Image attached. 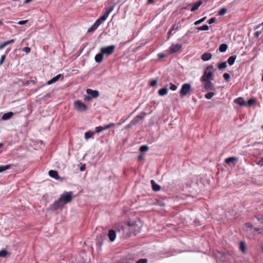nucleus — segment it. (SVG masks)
I'll return each instance as SVG.
<instances>
[{
  "instance_id": "f257e3e1",
  "label": "nucleus",
  "mask_w": 263,
  "mask_h": 263,
  "mask_svg": "<svg viewBox=\"0 0 263 263\" xmlns=\"http://www.w3.org/2000/svg\"><path fill=\"white\" fill-rule=\"evenodd\" d=\"M72 192H65L60 196V197L57 201H55L53 204L50 206V209L52 211H55L62 208L64 205L71 201L72 200Z\"/></svg>"
},
{
  "instance_id": "f03ea898",
  "label": "nucleus",
  "mask_w": 263,
  "mask_h": 263,
  "mask_svg": "<svg viewBox=\"0 0 263 263\" xmlns=\"http://www.w3.org/2000/svg\"><path fill=\"white\" fill-rule=\"evenodd\" d=\"M108 15H107L105 13L104 14L100 17L95 22V23L90 27L87 32H91L96 30L100 25H101L108 17Z\"/></svg>"
},
{
  "instance_id": "7ed1b4c3",
  "label": "nucleus",
  "mask_w": 263,
  "mask_h": 263,
  "mask_svg": "<svg viewBox=\"0 0 263 263\" xmlns=\"http://www.w3.org/2000/svg\"><path fill=\"white\" fill-rule=\"evenodd\" d=\"M108 15H107L105 13L104 14L100 17L95 22V23L90 27L87 32H91L96 30L100 25H101L108 17Z\"/></svg>"
},
{
  "instance_id": "20e7f679",
  "label": "nucleus",
  "mask_w": 263,
  "mask_h": 263,
  "mask_svg": "<svg viewBox=\"0 0 263 263\" xmlns=\"http://www.w3.org/2000/svg\"><path fill=\"white\" fill-rule=\"evenodd\" d=\"M213 79V67L209 66L206 67L203 75L201 78V81L212 80Z\"/></svg>"
},
{
  "instance_id": "39448f33",
  "label": "nucleus",
  "mask_w": 263,
  "mask_h": 263,
  "mask_svg": "<svg viewBox=\"0 0 263 263\" xmlns=\"http://www.w3.org/2000/svg\"><path fill=\"white\" fill-rule=\"evenodd\" d=\"M191 85L189 83H184L182 85L180 90V95L181 96H185L191 91Z\"/></svg>"
},
{
  "instance_id": "423d86ee",
  "label": "nucleus",
  "mask_w": 263,
  "mask_h": 263,
  "mask_svg": "<svg viewBox=\"0 0 263 263\" xmlns=\"http://www.w3.org/2000/svg\"><path fill=\"white\" fill-rule=\"evenodd\" d=\"M115 45H110L107 47H103L101 48V51L103 55H109L111 54L115 49Z\"/></svg>"
},
{
  "instance_id": "0eeeda50",
  "label": "nucleus",
  "mask_w": 263,
  "mask_h": 263,
  "mask_svg": "<svg viewBox=\"0 0 263 263\" xmlns=\"http://www.w3.org/2000/svg\"><path fill=\"white\" fill-rule=\"evenodd\" d=\"M74 106L77 110L80 112L85 111L87 109L86 105L80 100L76 101L74 102Z\"/></svg>"
},
{
  "instance_id": "6e6552de",
  "label": "nucleus",
  "mask_w": 263,
  "mask_h": 263,
  "mask_svg": "<svg viewBox=\"0 0 263 263\" xmlns=\"http://www.w3.org/2000/svg\"><path fill=\"white\" fill-rule=\"evenodd\" d=\"M203 83V87L206 90H215V88L211 80L201 81Z\"/></svg>"
},
{
  "instance_id": "1a4fd4ad",
  "label": "nucleus",
  "mask_w": 263,
  "mask_h": 263,
  "mask_svg": "<svg viewBox=\"0 0 263 263\" xmlns=\"http://www.w3.org/2000/svg\"><path fill=\"white\" fill-rule=\"evenodd\" d=\"M146 116L144 112H141L139 115L135 117L131 121L130 125H135L141 120H143Z\"/></svg>"
},
{
  "instance_id": "9d476101",
  "label": "nucleus",
  "mask_w": 263,
  "mask_h": 263,
  "mask_svg": "<svg viewBox=\"0 0 263 263\" xmlns=\"http://www.w3.org/2000/svg\"><path fill=\"white\" fill-rule=\"evenodd\" d=\"M182 45L179 44H172L170 47V51L172 53H176L181 50Z\"/></svg>"
},
{
  "instance_id": "9b49d317",
  "label": "nucleus",
  "mask_w": 263,
  "mask_h": 263,
  "mask_svg": "<svg viewBox=\"0 0 263 263\" xmlns=\"http://www.w3.org/2000/svg\"><path fill=\"white\" fill-rule=\"evenodd\" d=\"M206 1V0H198L197 1L194 3L192 4L193 7L191 8V11L192 12L195 11L203 3L205 2Z\"/></svg>"
},
{
  "instance_id": "f8f14e48",
  "label": "nucleus",
  "mask_w": 263,
  "mask_h": 263,
  "mask_svg": "<svg viewBox=\"0 0 263 263\" xmlns=\"http://www.w3.org/2000/svg\"><path fill=\"white\" fill-rule=\"evenodd\" d=\"M86 93L89 95L91 98H97L99 96V92L97 90H92L90 89H87L86 90Z\"/></svg>"
},
{
  "instance_id": "ddd939ff",
  "label": "nucleus",
  "mask_w": 263,
  "mask_h": 263,
  "mask_svg": "<svg viewBox=\"0 0 263 263\" xmlns=\"http://www.w3.org/2000/svg\"><path fill=\"white\" fill-rule=\"evenodd\" d=\"M48 174L50 177L53 178L56 180H59L61 179L58 172L55 171L50 170L49 171Z\"/></svg>"
},
{
  "instance_id": "4468645a",
  "label": "nucleus",
  "mask_w": 263,
  "mask_h": 263,
  "mask_svg": "<svg viewBox=\"0 0 263 263\" xmlns=\"http://www.w3.org/2000/svg\"><path fill=\"white\" fill-rule=\"evenodd\" d=\"M235 103L239 104L240 106H247V103L244 99L241 97L237 98L234 101Z\"/></svg>"
},
{
  "instance_id": "2eb2a0df",
  "label": "nucleus",
  "mask_w": 263,
  "mask_h": 263,
  "mask_svg": "<svg viewBox=\"0 0 263 263\" xmlns=\"http://www.w3.org/2000/svg\"><path fill=\"white\" fill-rule=\"evenodd\" d=\"M238 158L234 157H229L225 160V162L228 164H233L234 165L237 161Z\"/></svg>"
},
{
  "instance_id": "dca6fc26",
  "label": "nucleus",
  "mask_w": 263,
  "mask_h": 263,
  "mask_svg": "<svg viewBox=\"0 0 263 263\" xmlns=\"http://www.w3.org/2000/svg\"><path fill=\"white\" fill-rule=\"evenodd\" d=\"M108 237L111 241H114L116 238V233L113 230H110L108 232Z\"/></svg>"
},
{
  "instance_id": "f3484780",
  "label": "nucleus",
  "mask_w": 263,
  "mask_h": 263,
  "mask_svg": "<svg viewBox=\"0 0 263 263\" xmlns=\"http://www.w3.org/2000/svg\"><path fill=\"white\" fill-rule=\"evenodd\" d=\"M61 77V74H58L55 77H54L53 78H52L51 79L49 80L47 82V84L49 85H51V84L56 82L57 81H58L59 80V79Z\"/></svg>"
},
{
  "instance_id": "a211bd4d",
  "label": "nucleus",
  "mask_w": 263,
  "mask_h": 263,
  "mask_svg": "<svg viewBox=\"0 0 263 263\" xmlns=\"http://www.w3.org/2000/svg\"><path fill=\"white\" fill-rule=\"evenodd\" d=\"M212 55L211 53L206 52L202 54L201 59L204 61H207L212 58Z\"/></svg>"
},
{
  "instance_id": "6ab92c4d",
  "label": "nucleus",
  "mask_w": 263,
  "mask_h": 263,
  "mask_svg": "<svg viewBox=\"0 0 263 263\" xmlns=\"http://www.w3.org/2000/svg\"><path fill=\"white\" fill-rule=\"evenodd\" d=\"M103 59V54L102 53V52L101 51L100 53H98L96 55L95 57V60L96 62L97 63H101Z\"/></svg>"
},
{
  "instance_id": "aec40b11",
  "label": "nucleus",
  "mask_w": 263,
  "mask_h": 263,
  "mask_svg": "<svg viewBox=\"0 0 263 263\" xmlns=\"http://www.w3.org/2000/svg\"><path fill=\"white\" fill-rule=\"evenodd\" d=\"M151 183L152 186V189L155 191H159L160 190V186L157 184L154 180H152Z\"/></svg>"
},
{
  "instance_id": "412c9836",
  "label": "nucleus",
  "mask_w": 263,
  "mask_h": 263,
  "mask_svg": "<svg viewBox=\"0 0 263 263\" xmlns=\"http://www.w3.org/2000/svg\"><path fill=\"white\" fill-rule=\"evenodd\" d=\"M13 115V114L12 112H8L5 113L3 115V116L2 117V119L3 120H9L12 117Z\"/></svg>"
},
{
  "instance_id": "4be33fe9",
  "label": "nucleus",
  "mask_w": 263,
  "mask_h": 263,
  "mask_svg": "<svg viewBox=\"0 0 263 263\" xmlns=\"http://www.w3.org/2000/svg\"><path fill=\"white\" fill-rule=\"evenodd\" d=\"M96 134V132L88 131L85 133L84 138L86 140H87L89 138H91L93 137V136Z\"/></svg>"
},
{
  "instance_id": "5701e85b",
  "label": "nucleus",
  "mask_w": 263,
  "mask_h": 263,
  "mask_svg": "<svg viewBox=\"0 0 263 263\" xmlns=\"http://www.w3.org/2000/svg\"><path fill=\"white\" fill-rule=\"evenodd\" d=\"M167 92H168L167 88H166V87H164V88L159 90L158 94H159V95H160L161 96H164L167 93Z\"/></svg>"
},
{
  "instance_id": "b1692460",
  "label": "nucleus",
  "mask_w": 263,
  "mask_h": 263,
  "mask_svg": "<svg viewBox=\"0 0 263 263\" xmlns=\"http://www.w3.org/2000/svg\"><path fill=\"white\" fill-rule=\"evenodd\" d=\"M236 57L235 55H232L229 58L228 60V63L231 66L234 64L235 61L236 60Z\"/></svg>"
},
{
  "instance_id": "393cba45",
  "label": "nucleus",
  "mask_w": 263,
  "mask_h": 263,
  "mask_svg": "<svg viewBox=\"0 0 263 263\" xmlns=\"http://www.w3.org/2000/svg\"><path fill=\"white\" fill-rule=\"evenodd\" d=\"M228 48V46L226 44H222L220 45L219 50L221 52H225Z\"/></svg>"
},
{
  "instance_id": "a878e982",
  "label": "nucleus",
  "mask_w": 263,
  "mask_h": 263,
  "mask_svg": "<svg viewBox=\"0 0 263 263\" xmlns=\"http://www.w3.org/2000/svg\"><path fill=\"white\" fill-rule=\"evenodd\" d=\"M11 165L8 164L6 165H1L0 166V173H2L6 170H9L11 168Z\"/></svg>"
},
{
  "instance_id": "bb28decb",
  "label": "nucleus",
  "mask_w": 263,
  "mask_h": 263,
  "mask_svg": "<svg viewBox=\"0 0 263 263\" xmlns=\"http://www.w3.org/2000/svg\"><path fill=\"white\" fill-rule=\"evenodd\" d=\"M115 8V5H112L110 6L109 8L106 9L105 12L104 13H105L107 15H109V14L114 10Z\"/></svg>"
},
{
  "instance_id": "cd10ccee",
  "label": "nucleus",
  "mask_w": 263,
  "mask_h": 263,
  "mask_svg": "<svg viewBox=\"0 0 263 263\" xmlns=\"http://www.w3.org/2000/svg\"><path fill=\"white\" fill-rule=\"evenodd\" d=\"M239 249L243 252H246V244L243 241H241L239 244Z\"/></svg>"
},
{
  "instance_id": "c85d7f7f",
  "label": "nucleus",
  "mask_w": 263,
  "mask_h": 263,
  "mask_svg": "<svg viewBox=\"0 0 263 263\" xmlns=\"http://www.w3.org/2000/svg\"><path fill=\"white\" fill-rule=\"evenodd\" d=\"M256 102V100L254 98H251V99H250L247 102H246L247 103V106H251L252 105H253Z\"/></svg>"
},
{
  "instance_id": "c756f323",
  "label": "nucleus",
  "mask_w": 263,
  "mask_h": 263,
  "mask_svg": "<svg viewBox=\"0 0 263 263\" xmlns=\"http://www.w3.org/2000/svg\"><path fill=\"white\" fill-rule=\"evenodd\" d=\"M197 29L199 31H201V30L206 31L209 29V27L208 25H204L202 26L197 27Z\"/></svg>"
},
{
  "instance_id": "7c9ffc66",
  "label": "nucleus",
  "mask_w": 263,
  "mask_h": 263,
  "mask_svg": "<svg viewBox=\"0 0 263 263\" xmlns=\"http://www.w3.org/2000/svg\"><path fill=\"white\" fill-rule=\"evenodd\" d=\"M215 95V93L213 92H209L206 93L204 96L205 98L206 99H211Z\"/></svg>"
},
{
  "instance_id": "2f4dec72",
  "label": "nucleus",
  "mask_w": 263,
  "mask_h": 263,
  "mask_svg": "<svg viewBox=\"0 0 263 263\" xmlns=\"http://www.w3.org/2000/svg\"><path fill=\"white\" fill-rule=\"evenodd\" d=\"M227 62H223L218 65V68L219 69H222L225 68L227 67Z\"/></svg>"
},
{
  "instance_id": "473e14b6",
  "label": "nucleus",
  "mask_w": 263,
  "mask_h": 263,
  "mask_svg": "<svg viewBox=\"0 0 263 263\" xmlns=\"http://www.w3.org/2000/svg\"><path fill=\"white\" fill-rule=\"evenodd\" d=\"M114 125H115L114 123H109V124L106 125L105 126H102V130L103 131V130H106V129L114 126Z\"/></svg>"
},
{
  "instance_id": "72a5a7b5",
  "label": "nucleus",
  "mask_w": 263,
  "mask_h": 263,
  "mask_svg": "<svg viewBox=\"0 0 263 263\" xmlns=\"http://www.w3.org/2000/svg\"><path fill=\"white\" fill-rule=\"evenodd\" d=\"M148 150V147L147 145H142L140 148V151L141 152H145Z\"/></svg>"
},
{
  "instance_id": "f704fd0d",
  "label": "nucleus",
  "mask_w": 263,
  "mask_h": 263,
  "mask_svg": "<svg viewBox=\"0 0 263 263\" xmlns=\"http://www.w3.org/2000/svg\"><path fill=\"white\" fill-rule=\"evenodd\" d=\"M8 253V252L6 250H2L0 251V257H5Z\"/></svg>"
},
{
  "instance_id": "c9c22d12",
  "label": "nucleus",
  "mask_w": 263,
  "mask_h": 263,
  "mask_svg": "<svg viewBox=\"0 0 263 263\" xmlns=\"http://www.w3.org/2000/svg\"><path fill=\"white\" fill-rule=\"evenodd\" d=\"M8 51H7L5 54L2 55L0 59V65H2L3 64L4 61H5L6 57V54L8 52Z\"/></svg>"
},
{
  "instance_id": "e433bc0d",
  "label": "nucleus",
  "mask_w": 263,
  "mask_h": 263,
  "mask_svg": "<svg viewBox=\"0 0 263 263\" xmlns=\"http://www.w3.org/2000/svg\"><path fill=\"white\" fill-rule=\"evenodd\" d=\"M206 19V17H204L197 21H196L195 23H194V24L195 25H199L200 24H201V23H202L203 22H204L205 21V20Z\"/></svg>"
},
{
  "instance_id": "4c0bfd02",
  "label": "nucleus",
  "mask_w": 263,
  "mask_h": 263,
  "mask_svg": "<svg viewBox=\"0 0 263 263\" xmlns=\"http://www.w3.org/2000/svg\"><path fill=\"white\" fill-rule=\"evenodd\" d=\"M226 12H227V9L224 8H223L219 11L218 14L219 15H223L226 13Z\"/></svg>"
},
{
  "instance_id": "58836bf2",
  "label": "nucleus",
  "mask_w": 263,
  "mask_h": 263,
  "mask_svg": "<svg viewBox=\"0 0 263 263\" xmlns=\"http://www.w3.org/2000/svg\"><path fill=\"white\" fill-rule=\"evenodd\" d=\"M102 131L103 130L102 129V126H99L96 127L95 131H94V132H96V133H100L102 132Z\"/></svg>"
},
{
  "instance_id": "ea45409f",
  "label": "nucleus",
  "mask_w": 263,
  "mask_h": 263,
  "mask_svg": "<svg viewBox=\"0 0 263 263\" xmlns=\"http://www.w3.org/2000/svg\"><path fill=\"white\" fill-rule=\"evenodd\" d=\"M223 77L226 81H228L230 78V76L228 73H224L223 75Z\"/></svg>"
},
{
  "instance_id": "a19ab883",
  "label": "nucleus",
  "mask_w": 263,
  "mask_h": 263,
  "mask_svg": "<svg viewBox=\"0 0 263 263\" xmlns=\"http://www.w3.org/2000/svg\"><path fill=\"white\" fill-rule=\"evenodd\" d=\"M170 88L171 90L175 91L177 89V87L176 85L171 83Z\"/></svg>"
},
{
  "instance_id": "79ce46f5",
  "label": "nucleus",
  "mask_w": 263,
  "mask_h": 263,
  "mask_svg": "<svg viewBox=\"0 0 263 263\" xmlns=\"http://www.w3.org/2000/svg\"><path fill=\"white\" fill-rule=\"evenodd\" d=\"M147 261L146 259H140L137 261V263H146Z\"/></svg>"
},
{
  "instance_id": "37998d69",
  "label": "nucleus",
  "mask_w": 263,
  "mask_h": 263,
  "mask_svg": "<svg viewBox=\"0 0 263 263\" xmlns=\"http://www.w3.org/2000/svg\"><path fill=\"white\" fill-rule=\"evenodd\" d=\"M216 21L215 17H212L208 21V23L211 24L214 23Z\"/></svg>"
},
{
  "instance_id": "c03bdc74",
  "label": "nucleus",
  "mask_w": 263,
  "mask_h": 263,
  "mask_svg": "<svg viewBox=\"0 0 263 263\" xmlns=\"http://www.w3.org/2000/svg\"><path fill=\"white\" fill-rule=\"evenodd\" d=\"M23 51L28 53L30 52V48L29 47H26L23 49Z\"/></svg>"
},
{
  "instance_id": "a18cd8bd",
  "label": "nucleus",
  "mask_w": 263,
  "mask_h": 263,
  "mask_svg": "<svg viewBox=\"0 0 263 263\" xmlns=\"http://www.w3.org/2000/svg\"><path fill=\"white\" fill-rule=\"evenodd\" d=\"M157 84V81L156 80H153L151 82V85L152 86H155Z\"/></svg>"
},
{
  "instance_id": "49530a36",
  "label": "nucleus",
  "mask_w": 263,
  "mask_h": 263,
  "mask_svg": "<svg viewBox=\"0 0 263 263\" xmlns=\"http://www.w3.org/2000/svg\"><path fill=\"white\" fill-rule=\"evenodd\" d=\"M178 28H179V26L178 25H174L171 28V29L172 30H178Z\"/></svg>"
},
{
  "instance_id": "de8ad7c7",
  "label": "nucleus",
  "mask_w": 263,
  "mask_h": 263,
  "mask_svg": "<svg viewBox=\"0 0 263 263\" xmlns=\"http://www.w3.org/2000/svg\"><path fill=\"white\" fill-rule=\"evenodd\" d=\"M14 39H12V40H9V41H7L6 42H5V43L6 44V45H8L12 43H14Z\"/></svg>"
},
{
  "instance_id": "09e8293b",
  "label": "nucleus",
  "mask_w": 263,
  "mask_h": 263,
  "mask_svg": "<svg viewBox=\"0 0 263 263\" xmlns=\"http://www.w3.org/2000/svg\"><path fill=\"white\" fill-rule=\"evenodd\" d=\"M246 228H252V224L250 222H247L245 224Z\"/></svg>"
},
{
  "instance_id": "8fccbe9b",
  "label": "nucleus",
  "mask_w": 263,
  "mask_h": 263,
  "mask_svg": "<svg viewBox=\"0 0 263 263\" xmlns=\"http://www.w3.org/2000/svg\"><path fill=\"white\" fill-rule=\"evenodd\" d=\"M91 99V97L89 95L85 96L84 97V100H85V101H90Z\"/></svg>"
},
{
  "instance_id": "3c124183",
  "label": "nucleus",
  "mask_w": 263,
  "mask_h": 263,
  "mask_svg": "<svg viewBox=\"0 0 263 263\" xmlns=\"http://www.w3.org/2000/svg\"><path fill=\"white\" fill-rule=\"evenodd\" d=\"M257 219L261 223L263 224V216H258Z\"/></svg>"
},
{
  "instance_id": "603ef678",
  "label": "nucleus",
  "mask_w": 263,
  "mask_h": 263,
  "mask_svg": "<svg viewBox=\"0 0 263 263\" xmlns=\"http://www.w3.org/2000/svg\"><path fill=\"white\" fill-rule=\"evenodd\" d=\"M257 164L260 166H263V158H261L260 160H259Z\"/></svg>"
},
{
  "instance_id": "864d4df0",
  "label": "nucleus",
  "mask_w": 263,
  "mask_h": 263,
  "mask_svg": "<svg viewBox=\"0 0 263 263\" xmlns=\"http://www.w3.org/2000/svg\"><path fill=\"white\" fill-rule=\"evenodd\" d=\"M260 34V32L259 31H256L255 33H254V36L256 37H258Z\"/></svg>"
},
{
  "instance_id": "5fc2aeb1",
  "label": "nucleus",
  "mask_w": 263,
  "mask_h": 263,
  "mask_svg": "<svg viewBox=\"0 0 263 263\" xmlns=\"http://www.w3.org/2000/svg\"><path fill=\"white\" fill-rule=\"evenodd\" d=\"M6 46V44L5 43V42H4V43L0 45V49H3Z\"/></svg>"
},
{
  "instance_id": "6e6d98bb",
  "label": "nucleus",
  "mask_w": 263,
  "mask_h": 263,
  "mask_svg": "<svg viewBox=\"0 0 263 263\" xmlns=\"http://www.w3.org/2000/svg\"><path fill=\"white\" fill-rule=\"evenodd\" d=\"M165 57V54L163 53H160L158 54V57L159 59L163 58Z\"/></svg>"
},
{
  "instance_id": "4d7b16f0",
  "label": "nucleus",
  "mask_w": 263,
  "mask_h": 263,
  "mask_svg": "<svg viewBox=\"0 0 263 263\" xmlns=\"http://www.w3.org/2000/svg\"><path fill=\"white\" fill-rule=\"evenodd\" d=\"M26 22L27 21H20V22H18V24L20 25H23L25 24Z\"/></svg>"
},
{
  "instance_id": "13d9d810",
  "label": "nucleus",
  "mask_w": 263,
  "mask_h": 263,
  "mask_svg": "<svg viewBox=\"0 0 263 263\" xmlns=\"http://www.w3.org/2000/svg\"><path fill=\"white\" fill-rule=\"evenodd\" d=\"M85 169V165H83V166H82L81 167H80V171H84Z\"/></svg>"
},
{
  "instance_id": "bf43d9fd",
  "label": "nucleus",
  "mask_w": 263,
  "mask_h": 263,
  "mask_svg": "<svg viewBox=\"0 0 263 263\" xmlns=\"http://www.w3.org/2000/svg\"><path fill=\"white\" fill-rule=\"evenodd\" d=\"M172 31H173V30H172L170 29V30H169V31H168V33H167V34H168V38H169V37H170V35L171 34V33H172Z\"/></svg>"
},
{
  "instance_id": "052dcab7",
  "label": "nucleus",
  "mask_w": 263,
  "mask_h": 263,
  "mask_svg": "<svg viewBox=\"0 0 263 263\" xmlns=\"http://www.w3.org/2000/svg\"><path fill=\"white\" fill-rule=\"evenodd\" d=\"M32 0H25L24 2V4H28L31 2Z\"/></svg>"
},
{
  "instance_id": "680f3d73",
  "label": "nucleus",
  "mask_w": 263,
  "mask_h": 263,
  "mask_svg": "<svg viewBox=\"0 0 263 263\" xmlns=\"http://www.w3.org/2000/svg\"><path fill=\"white\" fill-rule=\"evenodd\" d=\"M147 2L149 4H152L154 2V0H147Z\"/></svg>"
},
{
  "instance_id": "e2e57ef3",
  "label": "nucleus",
  "mask_w": 263,
  "mask_h": 263,
  "mask_svg": "<svg viewBox=\"0 0 263 263\" xmlns=\"http://www.w3.org/2000/svg\"><path fill=\"white\" fill-rule=\"evenodd\" d=\"M130 125V123L126 126V128H130L133 126V125Z\"/></svg>"
},
{
  "instance_id": "0e129e2a",
  "label": "nucleus",
  "mask_w": 263,
  "mask_h": 263,
  "mask_svg": "<svg viewBox=\"0 0 263 263\" xmlns=\"http://www.w3.org/2000/svg\"><path fill=\"white\" fill-rule=\"evenodd\" d=\"M3 24V23L2 21H0V25H2Z\"/></svg>"
},
{
  "instance_id": "69168bd1",
  "label": "nucleus",
  "mask_w": 263,
  "mask_h": 263,
  "mask_svg": "<svg viewBox=\"0 0 263 263\" xmlns=\"http://www.w3.org/2000/svg\"><path fill=\"white\" fill-rule=\"evenodd\" d=\"M138 158H139V159H142V156H139Z\"/></svg>"
},
{
  "instance_id": "338daca9",
  "label": "nucleus",
  "mask_w": 263,
  "mask_h": 263,
  "mask_svg": "<svg viewBox=\"0 0 263 263\" xmlns=\"http://www.w3.org/2000/svg\"><path fill=\"white\" fill-rule=\"evenodd\" d=\"M259 26H260V25L257 26L256 27V29L258 28H259Z\"/></svg>"
},
{
  "instance_id": "774afa93",
  "label": "nucleus",
  "mask_w": 263,
  "mask_h": 263,
  "mask_svg": "<svg viewBox=\"0 0 263 263\" xmlns=\"http://www.w3.org/2000/svg\"><path fill=\"white\" fill-rule=\"evenodd\" d=\"M261 250L263 251V246L261 247Z\"/></svg>"
}]
</instances>
